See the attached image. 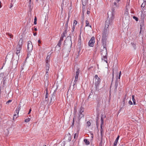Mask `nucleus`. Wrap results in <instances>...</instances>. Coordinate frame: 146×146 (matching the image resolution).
Instances as JSON below:
<instances>
[{"label": "nucleus", "instance_id": "20", "mask_svg": "<svg viewBox=\"0 0 146 146\" xmlns=\"http://www.w3.org/2000/svg\"><path fill=\"white\" fill-rule=\"evenodd\" d=\"M50 61V56L48 55L46 57V63H48V62Z\"/></svg>", "mask_w": 146, "mask_h": 146}, {"label": "nucleus", "instance_id": "43", "mask_svg": "<svg viewBox=\"0 0 146 146\" xmlns=\"http://www.w3.org/2000/svg\"><path fill=\"white\" fill-rule=\"evenodd\" d=\"M93 95V93L92 92H91L90 94V95L88 96V98H91V96H92V95Z\"/></svg>", "mask_w": 146, "mask_h": 146}, {"label": "nucleus", "instance_id": "11", "mask_svg": "<svg viewBox=\"0 0 146 146\" xmlns=\"http://www.w3.org/2000/svg\"><path fill=\"white\" fill-rule=\"evenodd\" d=\"M118 78H117L115 81V84L114 86V91H117V87L118 86Z\"/></svg>", "mask_w": 146, "mask_h": 146}, {"label": "nucleus", "instance_id": "58", "mask_svg": "<svg viewBox=\"0 0 146 146\" xmlns=\"http://www.w3.org/2000/svg\"><path fill=\"white\" fill-rule=\"evenodd\" d=\"M31 108L29 109V111L28 113V114H29L31 113Z\"/></svg>", "mask_w": 146, "mask_h": 146}, {"label": "nucleus", "instance_id": "25", "mask_svg": "<svg viewBox=\"0 0 146 146\" xmlns=\"http://www.w3.org/2000/svg\"><path fill=\"white\" fill-rule=\"evenodd\" d=\"M84 143H86V144L88 145L90 144L89 142L88 141V139H84Z\"/></svg>", "mask_w": 146, "mask_h": 146}, {"label": "nucleus", "instance_id": "62", "mask_svg": "<svg viewBox=\"0 0 146 146\" xmlns=\"http://www.w3.org/2000/svg\"><path fill=\"white\" fill-rule=\"evenodd\" d=\"M31 0H29V7H31Z\"/></svg>", "mask_w": 146, "mask_h": 146}, {"label": "nucleus", "instance_id": "47", "mask_svg": "<svg viewBox=\"0 0 146 146\" xmlns=\"http://www.w3.org/2000/svg\"><path fill=\"white\" fill-rule=\"evenodd\" d=\"M48 93L47 92V90L46 92V95L45 97L46 99H47V98H48Z\"/></svg>", "mask_w": 146, "mask_h": 146}, {"label": "nucleus", "instance_id": "54", "mask_svg": "<svg viewBox=\"0 0 146 146\" xmlns=\"http://www.w3.org/2000/svg\"><path fill=\"white\" fill-rule=\"evenodd\" d=\"M15 113H16V114H17L18 115L19 111L17 110L16 109L15 111Z\"/></svg>", "mask_w": 146, "mask_h": 146}, {"label": "nucleus", "instance_id": "32", "mask_svg": "<svg viewBox=\"0 0 146 146\" xmlns=\"http://www.w3.org/2000/svg\"><path fill=\"white\" fill-rule=\"evenodd\" d=\"M79 72L80 70L78 69L77 70V71L76 72V76H78V75L79 73Z\"/></svg>", "mask_w": 146, "mask_h": 146}, {"label": "nucleus", "instance_id": "28", "mask_svg": "<svg viewBox=\"0 0 146 146\" xmlns=\"http://www.w3.org/2000/svg\"><path fill=\"white\" fill-rule=\"evenodd\" d=\"M67 137H68V141H71V136L70 135H69L68 136H67L66 137V138Z\"/></svg>", "mask_w": 146, "mask_h": 146}, {"label": "nucleus", "instance_id": "45", "mask_svg": "<svg viewBox=\"0 0 146 146\" xmlns=\"http://www.w3.org/2000/svg\"><path fill=\"white\" fill-rule=\"evenodd\" d=\"M12 101L11 100H9L6 102V104H7L8 105L9 103H11Z\"/></svg>", "mask_w": 146, "mask_h": 146}, {"label": "nucleus", "instance_id": "6", "mask_svg": "<svg viewBox=\"0 0 146 146\" xmlns=\"http://www.w3.org/2000/svg\"><path fill=\"white\" fill-rule=\"evenodd\" d=\"M94 39L95 38L94 37L92 36L91 37L88 43V45L90 47H93L94 46L95 42Z\"/></svg>", "mask_w": 146, "mask_h": 146}, {"label": "nucleus", "instance_id": "60", "mask_svg": "<svg viewBox=\"0 0 146 146\" xmlns=\"http://www.w3.org/2000/svg\"><path fill=\"white\" fill-rule=\"evenodd\" d=\"M96 125L97 126V128H98V122H96Z\"/></svg>", "mask_w": 146, "mask_h": 146}, {"label": "nucleus", "instance_id": "23", "mask_svg": "<svg viewBox=\"0 0 146 146\" xmlns=\"http://www.w3.org/2000/svg\"><path fill=\"white\" fill-rule=\"evenodd\" d=\"M62 41V40H60L58 44H57V45L56 46V47H57V46H58H58H59V47L58 49H60V45H61V42Z\"/></svg>", "mask_w": 146, "mask_h": 146}, {"label": "nucleus", "instance_id": "8", "mask_svg": "<svg viewBox=\"0 0 146 146\" xmlns=\"http://www.w3.org/2000/svg\"><path fill=\"white\" fill-rule=\"evenodd\" d=\"M50 65L48 63H46L45 64V69H46V77L48 76V72L49 68Z\"/></svg>", "mask_w": 146, "mask_h": 146}, {"label": "nucleus", "instance_id": "2", "mask_svg": "<svg viewBox=\"0 0 146 146\" xmlns=\"http://www.w3.org/2000/svg\"><path fill=\"white\" fill-rule=\"evenodd\" d=\"M95 78V83L96 87V91L99 90V85L100 84L101 81V79L98 77L97 75H95L94 76Z\"/></svg>", "mask_w": 146, "mask_h": 146}, {"label": "nucleus", "instance_id": "59", "mask_svg": "<svg viewBox=\"0 0 146 146\" xmlns=\"http://www.w3.org/2000/svg\"><path fill=\"white\" fill-rule=\"evenodd\" d=\"M13 6V5L12 4H11V5H10L9 6V8H11Z\"/></svg>", "mask_w": 146, "mask_h": 146}, {"label": "nucleus", "instance_id": "55", "mask_svg": "<svg viewBox=\"0 0 146 146\" xmlns=\"http://www.w3.org/2000/svg\"><path fill=\"white\" fill-rule=\"evenodd\" d=\"M68 38H69V37H67V38H66V40L64 41V42L65 43H67L68 42Z\"/></svg>", "mask_w": 146, "mask_h": 146}, {"label": "nucleus", "instance_id": "50", "mask_svg": "<svg viewBox=\"0 0 146 146\" xmlns=\"http://www.w3.org/2000/svg\"><path fill=\"white\" fill-rule=\"evenodd\" d=\"M3 91H2L1 87L0 85V97H1V93Z\"/></svg>", "mask_w": 146, "mask_h": 146}, {"label": "nucleus", "instance_id": "16", "mask_svg": "<svg viewBox=\"0 0 146 146\" xmlns=\"http://www.w3.org/2000/svg\"><path fill=\"white\" fill-rule=\"evenodd\" d=\"M107 55H105L104 56H103V57L102 58V60H104V61L107 63Z\"/></svg>", "mask_w": 146, "mask_h": 146}, {"label": "nucleus", "instance_id": "15", "mask_svg": "<svg viewBox=\"0 0 146 146\" xmlns=\"http://www.w3.org/2000/svg\"><path fill=\"white\" fill-rule=\"evenodd\" d=\"M69 14H68V18L65 24V29H66V30H68V21L69 20Z\"/></svg>", "mask_w": 146, "mask_h": 146}, {"label": "nucleus", "instance_id": "17", "mask_svg": "<svg viewBox=\"0 0 146 146\" xmlns=\"http://www.w3.org/2000/svg\"><path fill=\"white\" fill-rule=\"evenodd\" d=\"M119 135H118L117 137V138L115 139L113 144V146H116L117 145V142L118 141V139H119Z\"/></svg>", "mask_w": 146, "mask_h": 146}, {"label": "nucleus", "instance_id": "27", "mask_svg": "<svg viewBox=\"0 0 146 146\" xmlns=\"http://www.w3.org/2000/svg\"><path fill=\"white\" fill-rule=\"evenodd\" d=\"M126 96H127V94H126L125 95V97L123 99V101L122 102V103L123 104V106H124L125 105V100L126 99Z\"/></svg>", "mask_w": 146, "mask_h": 146}, {"label": "nucleus", "instance_id": "26", "mask_svg": "<svg viewBox=\"0 0 146 146\" xmlns=\"http://www.w3.org/2000/svg\"><path fill=\"white\" fill-rule=\"evenodd\" d=\"M82 13H83V15H84V12L85 11V8L84 6H82Z\"/></svg>", "mask_w": 146, "mask_h": 146}, {"label": "nucleus", "instance_id": "61", "mask_svg": "<svg viewBox=\"0 0 146 146\" xmlns=\"http://www.w3.org/2000/svg\"><path fill=\"white\" fill-rule=\"evenodd\" d=\"M90 11H88V10H87V14L88 15H89L90 13Z\"/></svg>", "mask_w": 146, "mask_h": 146}, {"label": "nucleus", "instance_id": "53", "mask_svg": "<svg viewBox=\"0 0 146 146\" xmlns=\"http://www.w3.org/2000/svg\"><path fill=\"white\" fill-rule=\"evenodd\" d=\"M129 104L130 105H132L133 104L131 100H129Z\"/></svg>", "mask_w": 146, "mask_h": 146}, {"label": "nucleus", "instance_id": "42", "mask_svg": "<svg viewBox=\"0 0 146 146\" xmlns=\"http://www.w3.org/2000/svg\"><path fill=\"white\" fill-rule=\"evenodd\" d=\"M77 24V21L76 20H74V21L73 23V25H75V26Z\"/></svg>", "mask_w": 146, "mask_h": 146}, {"label": "nucleus", "instance_id": "9", "mask_svg": "<svg viewBox=\"0 0 146 146\" xmlns=\"http://www.w3.org/2000/svg\"><path fill=\"white\" fill-rule=\"evenodd\" d=\"M102 45L100 50H105V49L107 48V44L106 42H102Z\"/></svg>", "mask_w": 146, "mask_h": 146}, {"label": "nucleus", "instance_id": "51", "mask_svg": "<svg viewBox=\"0 0 146 146\" xmlns=\"http://www.w3.org/2000/svg\"><path fill=\"white\" fill-rule=\"evenodd\" d=\"M113 6H115L114 7H117V2H115L113 3Z\"/></svg>", "mask_w": 146, "mask_h": 146}, {"label": "nucleus", "instance_id": "19", "mask_svg": "<svg viewBox=\"0 0 146 146\" xmlns=\"http://www.w3.org/2000/svg\"><path fill=\"white\" fill-rule=\"evenodd\" d=\"M22 43H23V39H20L19 40V42L17 46L19 47H22Z\"/></svg>", "mask_w": 146, "mask_h": 146}, {"label": "nucleus", "instance_id": "14", "mask_svg": "<svg viewBox=\"0 0 146 146\" xmlns=\"http://www.w3.org/2000/svg\"><path fill=\"white\" fill-rule=\"evenodd\" d=\"M77 82L76 81H74L73 82V90H76V88H77Z\"/></svg>", "mask_w": 146, "mask_h": 146}, {"label": "nucleus", "instance_id": "64", "mask_svg": "<svg viewBox=\"0 0 146 146\" xmlns=\"http://www.w3.org/2000/svg\"><path fill=\"white\" fill-rule=\"evenodd\" d=\"M37 19L36 17H35L34 18V21H37Z\"/></svg>", "mask_w": 146, "mask_h": 146}, {"label": "nucleus", "instance_id": "10", "mask_svg": "<svg viewBox=\"0 0 146 146\" xmlns=\"http://www.w3.org/2000/svg\"><path fill=\"white\" fill-rule=\"evenodd\" d=\"M55 94L54 92L52 95V96L51 98V101L50 103L53 102L56 100V98L55 95Z\"/></svg>", "mask_w": 146, "mask_h": 146}, {"label": "nucleus", "instance_id": "24", "mask_svg": "<svg viewBox=\"0 0 146 146\" xmlns=\"http://www.w3.org/2000/svg\"><path fill=\"white\" fill-rule=\"evenodd\" d=\"M114 77V72L113 71V73H112V79L111 81V84L110 88H111L112 87V82H113V80Z\"/></svg>", "mask_w": 146, "mask_h": 146}, {"label": "nucleus", "instance_id": "13", "mask_svg": "<svg viewBox=\"0 0 146 146\" xmlns=\"http://www.w3.org/2000/svg\"><path fill=\"white\" fill-rule=\"evenodd\" d=\"M22 47H19L18 46H17V47L16 48V54L17 55H18V54L20 53V51Z\"/></svg>", "mask_w": 146, "mask_h": 146}, {"label": "nucleus", "instance_id": "57", "mask_svg": "<svg viewBox=\"0 0 146 146\" xmlns=\"http://www.w3.org/2000/svg\"><path fill=\"white\" fill-rule=\"evenodd\" d=\"M74 118H73V123H72V124L71 125L72 126H73V125H74Z\"/></svg>", "mask_w": 146, "mask_h": 146}, {"label": "nucleus", "instance_id": "41", "mask_svg": "<svg viewBox=\"0 0 146 146\" xmlns=\"http://www.w3.org/2000/svg\"><path fill=\"white\" fill-rule=\"evenodd\" d=\"M87 125L88 127L90 126L91 125V123L89 121H87Z\"/></svg>", "mask_w": 146, "mask_h": 146}, {"label": "nucleus", "instance_id": "37", "mask_svg": "<svg viewBox=\"0 0 146 146\" xmlns=\"http://www.w3.org/2000/svg\"><path fill=\"white\" fill-rule=\"evenodd\" d=\"M21 109V106H18L16 109L19 111Z\"/></svg>", "mask_w": 146, "mask_h": 146}, {"label": "nucleus", "instance_id": "29", "mask_svg": "<svg viewBox=\"0 0 146 146\" xmlns=\"http://www.w3.org/2000/svg\"><path fill=\"white\" fill-rule=\"evenodd\" d=\"M18 115L16 114H15L13 115V120H14L15 119H16L18 117Z\"/></svg>", "mask_w": 146, "mask_h": 146}, {"label": "nucleus", "instance_id": "56", "mask_svg": "<svg viewBox=\"0 0 146 146\" xmlns=\"http://www.w3.org/2000/svg\"><path fill=\"white\" fill-rule=\"evenodd\" d=\"M99 119V117H97L96 119V122H98Z\"/></svg>", "mask_w": 146, "mask_h": 146}, {"label": "nucleus", "instance_id": "52", "mask_svg": "<svg viewBox=\"0 0 146 146\" xmlns=\"http://www.w3.org/2000/svg\"><path fill=\"white\" fill-rule=\"evenodd\" d=\"M145 3H143L141 5V7L143 8L145 6Z\"/></svg>", "mask_w": 146, "mask_h": 146}, {"label": "nucleus", "instance_id": "21", "mask_svg": "<svg viewBox=\"0 0 146 146\" xmlns=\"http://www.w3.org/2000/svg\"><path fill=\"white\" fill-rule=\"evenodd\" d=\"M87 0H82V4L83 6H85L86 4Z\"/></svg>", "mask_w": 146, "mask_h": 146}, {"label": "nucleus", "instance_id": "7", "mask_svg": "<svg viewBox=\"0 0 146 146\" xmlns=\"http://www.w3.org/2000/svg\"><path fill=\"white\" fill-rule=\"evenodd\" d=\"M5 80V78L3 74L1 73H0V84H1L3 81V84H4Z\"/></svg>", "mask_w": 146, "mask_h": 146}, {"label": "nucleus", "instance_id": "46", "mask_svg": "<svg viewBox=\"0 0 146 146\" xmlns=\"http://www.w3.org/2000/svg\"><path fill=\"white\" fill-rule=\"evenodd\" d=\"M132 100L133 102L135 101V96L134 95H133L132 96Z\"/></svg>", "mask_w": 146, "mask_h": 146}, {"label": "nucleus", "instance_id": "34", "mask_svg": "<svg viewBox=\"0 0 146 146\" xmlns=\"http://www.w3.org/2000/svg\"><path fill=\"white\" fill-rule=\"evenodd\" d=\"M30 120V118H28L27 119H26L25 120V121L26 122H28Z\"/></svg>", "mask_w": 146, "mask_h": 146}, {"label": "nucleus", "instance_id": "48", "mask_svg": "<svg viewBox=\"0 0 146 146\" xmlns=\"http://www.w3.org/2000/svg\"><path fill=\"white\" fill-rule=\"evenodd\" d=\"M68 30H66V29H65V30L64 31V32L63 34H62V35H65L67 33V31Z\"/></svg>", "mask_w": 146, "mask_h": 146}, {"label": "nucleus", "instance_id": "49", "mask_svg": "<svg viewBox=\"0 0 146 146\" xmlns=\"http://www.w3.org/2000/svg\"><path fill=\"white\" fill-rule=\"evenodd\" d=\"M70 40H69L68 41V42H69V44L70 45V46H71V44H72V42H71V37H70Z\"/></svg>", "mask_w": 146, "mask_h": 146}, {"label": "nucleus", "instance_id": "4", "mask_svg": "<svg viewBox=\"0 0 146 146\" xmlns=\"http://www.w3.org/2000/svg\"><path fill=\"white\" fill-rule=\"evenodd\" d=\"M106 117V116H104L102 114L101 115V129H100V131L101 133V136L102 135V131H103V129L102 128V125L104 124V120L103 119L105 118Z\"/></svg>", "mask_w": 146, "mask_h": 146}, {"label": "nucleus", "instance_id": "1", "mask_svg": "<svg viewBox=\"0 0 146 146\" xmlns=\"http://www.w3.org/2000/svg\"><path fill=\"white\" fill-rule=\"evenodd\" d=\"M112 12L110 11L108 12V17L105 23V27L104 31L102 33V42H106L108 38V27L110 25H111L113 23V21L114 19L113 12L114 9L113 8Z\"/></svg>", "mask_w": 146, "mask_h": 146}, {"label": "nucleus", "instance_id": "30", "mask_svg": "<svg viewBox=\"0 0 146 146\" xmlns=\"http://www.w3.org/2000/svg\"><path fill=\"white\" fill-rule=\"evenodd\" d=\"M129 14V13H128V9H125V12L124 13V14L126 15H128Z\"/></svg>", "mask_w": 146, "mask_h": 146}, {"label": "nucleus", "instance_id": "36", "mask_svg": "<svg viewBox=\"0 0 146 146\" xmlns=\"http://www.w3.org/2000/svg\"><path fill=\"white\" fill-rule=\"evenodd\" d=\"M133 18L134 19H135L136 21H138V18L135 16H133Z\"/></svg>", "mask_w": 146, "mask_h": 146}, {"label": "nucleus", "instance_id": "38", "mask_svg": "<svg viewBox=\"0 0 146 146\" xmlns=\"http://www.w3.org/2000/svg\"><path fill=\"white\" fill-rule=\"evenodd\" d=\"M78 76H75V80L74 81L77 82L78 81Z\"/></svg>", "mask_w": 146, "mask_h": 146}, {"label": "nucleus", "instance_id": "40", "mask_svg": "<svg viewBox=\"0 0 146 146\" xmlns=\"http://www.w3.org/2000/svg\"><path fill=\"white\" fill-rule=\"evenodd\" d=\"M64 5V0H63L62 2V3L61 5V7L62 9V7H63Z\"/></svg>", "mask_w": 146, "mask_h": 146}, {"label": "nucleus", "instance_id": "3", "mask_svg": "<svg viewBox=\"0 0 146 146\" xmlns=\"http://www.w3.org/2000/svg\"><path fill=\"white\" fill-rule=\"evenodd\" d=\"M84 112V108L82 106H81L78 110V117L79 120H80L82 117H84V114L82 113Z\"/></svg>", "mask_w": 146, "mask_h": 146}, {"label": "nucleus", "instance_id": "44", "mask_svg": "<svg viewBox=\"0 0 146 146\" xmlns=\"http://www.w3.org/2000/svg\"><path fill=\"white\" fill-rule=\"evenodd\" d=\"M75 27V25H73V27H72V32H74V31Z\"/></svg>", "mask_w": 146, "mask_h": 146}, {"label": "nucleus", "instance_id": "12", "mask_svg": "<svg viewBox=\"0 0 146 146\" xmlns=\"http://www.w3.org/2000/svg\"><path fill=\"white\" fill-rule=\"evenodd\" d=\"M101 54L102 56H104L105 55L108 54L107 50V48L105 49V50H101Z\"/></svg>", "mask_w": 146, "mask_h": 146}, {"label": "nucleus", "instance_id": "63", "mask_svg": "<svg viewBox=\"0 0 146 146\" xmlns=\"http://www.w3.org/2000/svg\"><path fill=\"white\" fill-rule=\"evenodd\" d=\"M71 6H70L69 8V9H69V11L70 12L71 9Z\"/></svg>", "mask_w": 146, "mask_h": 146}, {"label": "nucleus", "instance_id": "22", "mask_svg": "<svg viewBox=\"0 0 146 146\" xmlns=\"http://www.w3.org/2000/svg\"><path fill=\"white\" fill-rule=\"evenodd\" d=\"M86 26H89L90 27H91L92 26L90 25L89 22L88 20H86Z\"/></svg>", "mask_w": 146, "mask_h": 146}, {"label": "nucleus", "instance_id": "31", "mask_svg": "<svg viewBox=\"0 0 146 146\" xmlns=\"http://www.w3.org/2000/svg\"><path fill=\"white\" fill-rule=\"evenodd\" d=\"M64 36H65V35H64L62 34L61 35V36L60 37V40L63 41V40L64 37Z\"/></svg>", "mask_w": 146, "mask_h": 146}, {"label": "nucleus", "instance_id": "35", "mask_svg": "<svg viewBox=\"0 0 146 146\" xmlns=\"http://www.w3.org/2000/svg\"><path fill=\"white\" fill-rule=\"evenodd\" d=\"M132 45L133 46V47L134 48V49H135L136 46L135 44H134V43L131 42V43Z\"/></svg>", "mask_w": 146, "mask_h": 146}, {"label": "nucleus", "instance_id": "18", "mask_svg": "<svg viewBox=\"0 0 146 146\" xmlns=\"http://www.w3.org/2000/svg\"><path fill=\"white\" fill-rule=\"evenodd\" d=\"M6 35H7L8 37L10 38V39H13V35L11 33H7ZM11 39H10L11 40Z\"/></svg>", "mask_w": 146, "mask_h": 146}, {"label": "nucleus", "instance_id": "5", "mask_svg": "<svg viewBox=\"0 0 146 146\" xmlns=\"http://www.w3.org/2000/svg\"><path fill=\"white\" fill-rule=\"evenodd\" d=\"M33 49V46L31 41H29L28 42L27 49L28 52H30Z\"/></svg>", "mask_w": 146, "mask_h": 146}, {"label": "nucleus", "instance_id": "39", "mask_svg": "<svg viewBox=\"0 0 146 146\" xmlns=\"http://www.w3.org/2000/svg\"><path fill=\"white\" fill-rule=\"evenodd\" d=\"M78 43L80 44H81V40L80 36V38L78 39Z\"/></svg>", "mask_w": 146, "mask_h": 146}, {"label": "nucleus", "instance_id": "33", "mask_svg": "<svg viewBox=\"0 0 146 146\" xmlns=\"http://www.w3.org/2000/svg\"><path fill=\"white\" fill-rule=\"evenodd\" d=\"M74 138L76 139L78 137V134H77L76 133H75L74 135Z\"/></svg>", "mask_w": 146, "mask_h": 146}]
</instances>
